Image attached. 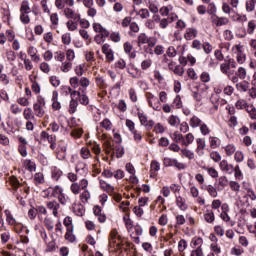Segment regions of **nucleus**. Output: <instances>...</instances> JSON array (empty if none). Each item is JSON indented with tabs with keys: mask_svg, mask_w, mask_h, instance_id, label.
Returning <instances> with one entry per match:
<instances>
[{
	"mask_svg": "<svg viewBox=\"0 0 256 256\" xmlns=\"http://www.w3.org/2000/svg\"><path fill=\"white\" fill-rule=\"evenodd\" d=\"M184 249H187V242L185 241V239H181L178 242V250L180 251V253H183Z\"/></svg>",
	"mask_w": 256,
	"mask_h": 256,
	"instance_id": "nucleus-54",
	"label": "nucleus"
},
{
	"mask_svg": "<svg viewBox=\"0 0 256 256\" xmlns=\"http://www.w3.org/2000/svg\"><path fill=\"white\" fill-rule=\"evenodd\" d=\"M166 55L168 57H176L177 56V50H175L174 46H170L167 51H166Z\"/></svg>",
	"mask_w": 256,
	"mask_h": 256,
	"instance_id": "nucleus-52",
	"label": "nucleus"
},
{
	"mask_svg": "<svg viewBox=\"0 0 256 256\" xmlns=\"http://www.w3.org/2000/svg\"><path fill=\"white\" fill-rule=\"evenodd\" d=\"M255 28H256V21L252 20L248 22V29L247 32L249 35H253L255 33Z\"/></svg>",
	"mask_w": 256,
	"mask_h": 256,
	"instance_id": "nucleus-24",
	"label": "nucleus"
},
{
	"mask_svg": "<svg viewBox=\"0 0 256 256\" xmlns=\"http://www.w3.org/2000/svg\"><path fill=\"white\" fill-rule=\"evenodd\" d=\"M206 10L208 15H211L212 18L217 17V6L215 5V2H210Z\"/></svg>",
	"mask_w": 256,
	"mask_h": 256,
	"instance_id": "nucleus-6",
	"label": "nucleus"
},
{
	"mask_svg": "<svg viewBox=\"0 0 256 256\" xmlns=\"http://www.w3.org/2000/svg\"><path fill=\"white\" fill-rule=\"evenodd\" d=\"M154 131H155V133L163 134V133H165V127H163V124L157 123V124L154 126Z\"/></svg>",
	"mask_w": 256,
	"mask_h": 256,
	"instance_id": "nucleus-57",
	"label": "nucleus"
},
{
	"mask_svg": "<svg viewBox=\"0 0 256 256\" xmlns=\"http://www.w3.org/2000/svg\"><path fill=\"white\" fill-rule=\"evenodd\" d=\"M82 159H89L91 157V151L88 148H82L80 151Z\"/></svg>",
	"mask_w": 256,
	"mask_h": 256,
	"instance_id": "nucleus-38",
	"label": "nucleus"
},
{
	"mask_svg": "<svg viewBox=\"0 0 256 256\" xmlns=\"http://www.w3.org/2000/svg\"><path fill=\"white\" fill-rule=\"evenodd\" d=\"M34 181H36V183H38L39 185L44 183V177H43V173L38 172L34 175Z\"/></svg>",
	"mask_w": 256,
	"mask_h": 256,
	"instance_id": "nucleus-43",
	"label": "nucleus"
},
{
	"mask_svg": "<svg viewBox=\"0 0 256 256\" xmlns=\"http://www.w3.org/2000/svg\"><path fill=\"white\" fill-rule=\"evenodd\" d=\"M181 153L184 155V157H187V159H195V153H193L191 150L182 149Z\"/></svg>",
	"mask_w": 256,
	"mask_h": 256,
	"instance_id": "nucleus-28",
	"label": "nucleus"
},
{
	"mask_svg": "<svg viewBox=\"0 0 256 256\" xmlns=\"http://www.w3.org/2000/svg\"><path fill=\"white\" fill-rule=\"evenodd\" d=\"M216 19L217 20L212 19V23H214L216 27H223V25H227V23H229V19L225 17L216 16Z\"/></svg>",
	"mask_w": 256,
	"mask_h": 256,
	"instance_id": "nucleus-4",
	"label": "nucleus"
},
{
	"mask_svg": "<svg viewBox=\"0 0 256 256\" xmlns=\"http://www.w3.org/2000/svg\"><path fill=\"white\" fill-rule=\"evenodd\" d=\"M80 199L82 203H87L89 199H91V194L89 193V190H85L81 195Z\"/></svg>",
	"mask_w": 256,
	"mask_h": 256,
	"instance_id": "nucleus-27",
	"label": "nucleus"
},
{
	"mask_svg": "<svg viewBox=\"0 0 256 256\" xmlns=\"http://www.w3.org/2000/svg\"><path fill=\"white\" fill-rule=\"evenodd\" d=\"M32 91H33V93H35L36 95H39V93H41V86L39 85L38 82H33V83H32Z\"/></svg>",
	"mask_w": 256,
	"mask_h": 256,
	"instance_id": "nucleus-58",
	"label": "nucleus"
},
{
	"mask_svg": "<svg viewBox=\"0 0 256 256\" xmlns=\"http://www.w3.org/2000/svg\"><path fill=\"white\" fill-rule=\"evenodd\" d=\"M205 188H206V191H208L210 197H213V198L217 197V195H218L217 189L215 187H213V185H211V184L207 185V186H205Z\"/></svg>",
	"mask_w": 256,
	"mask_h": 256,
	"instance_id": "nucleus-18",
	"label": "nucleus"
},
{
	"mask_svg": "<svg viewBox=\"0 0 256 256\" xmlns=\"http://www.w3.org/2000/svg\"><path fill=\"white\" fill-rule=\"evenodd\" d=\"M80 80L77 76L70 78V85L73 89H77L79 87Z\"/></svg>",
	"mask_w": 256,
	"mask_h": 256,
	"instance_id": "nucleus-36",
	"label": "nucleus"
},
{
	"mask_svg": "<svg viewBox=\"0 0 256 256\" xmlns=\"http://www.w3.org/2000/svg\"><path fill=\"white\" fill-rule=\"evenodd\" d=\"M63 193V188H61L59 185L55 186L52 191V197H57V195Z\"/></svg>",
	"mask_w": 256,
	"mask_h": 256,
	"instance_id": "nucleus-62",
	"label": "nucleus"
},
{
	"mask_svg": "<svg viewBox=\"0 0 256 256\" xmlns=\"http://www.w3.org/2000/svg\"><path fill=\"white\" fill-rule=\"evenodd\" d=\"M63 176V171L59 169L58 167H54L51 172V177L54 181H59L61 177Z\"/></svg>",
	"mask_w": 256,
	"mask_h": 256,
	"instance_id": "nucleus-5",
	"label": "nucleus"
},
{
	"mask_svg": "<svg viewBox=\"0 0 256 256\" xmlns=\"http://www.w3.org/2000/svg\"><path fill=\"white\" fill-rule=\"evenodd\" d=\"M137 15H140L141 19H148L149 17V10L142 8L137 12Z\"/></svg>",
	"mask_w": 256,
	"mask_h": 256,
	"instance_id": "nucleus-37",
	"label": "nucleus"
},
{
	"mask_svg": "<svg viewBox=\"0 0 256 256\" xmlns=\"http://www.w3.org/2000/svg\"><path fill=\"white\" fill-rule=\"evenodd\" d=\"M132 135L134 137V141H136V143H141V141L143 140V136L141 135V132L134 130L132 132Z\"/></svg>",
	"mask_w": 256,
	"mask_h": 256,
	"instance_id": "nucleus-40",
	"label": "nucleus"
},
{
	"mask_svg": "<svg viewBox=\"0 0 256 256\" xmlns=\"http://www.w3.org/2000/svg\"><path fill=\"white\" fill-rule=\"evenodd\" d=\"M50 83L53 87H59V85H61V80H59L57 76H51Z\"/></svg>",
	"mask_w": 256,
	"mask_h": 256,
	"instance_id": "nucleus-48",
	"label": "nucleus"
},
{
	"mask_svg": "<svg viewBox=\"0 0 256 256\" xmlns=\"http://www.w3.org/2000/svg\"><path fill=\"white\" fill-rule=\"evenodd\" d=\"M200 79L203 83H209L211 81V76L209 75V72H203L200 75Z\"/></svg>",
	"mask_w": 256,
	"mask_h": 256,
	"instance_id": "nucleus-49",
	"label": "nucleus"
},
{
	"mask_svg": "<svg viewBox=\"0 0 256 256\" xmlns=\"http://www.w3.org/2000/svg\"><path fill=\"white\" fill-rule=\"evenodd\" d=\"M74 213L78 217H83L85 215V206H83V204L76 205V207H74Z\"/></svg>",
	"mask_w": 256,
	"mask_h": 256,
	"instance_id": "nucleus-10",
	"label": "nucleus"
},
{
	"mask_svg": "<svg viewBox=\"0 0 256 256\" xmlns=\"http://www.w3.org/2000/svg\"><path fill=\"white\" fill-rule=\"evenodd\" d=\"M225 151H226V154L229 157H231V155H233V153H235V151H236L235 145H233V144L227 145L225 148Z\"/></svg>",
	"mask_w": 256,
	"mask_h": 256,
	"instance_id": "nucleus-42",
	"label": "nucleus"
},
{
	"mask_svg": "<svg viewBox=\"0 0 256 256\" xmlns=\"http://www.w3.org/2000/svg\"><path fill=\"white\" fill-rule=\"evenodd\" d=\"M209 139H210L211 149H217V147H219V144H218L219 138L210 136Z\"/></svg>",
	"mask_w": 256,
	"mask_h": 256,
	"instance_id": "nucleus-30",
	"label": "nucleus"
},
{
	"mask_svg": "<svg viewBox=\"0 0 256 256\" xmlns=\"http://www.w3.org/2000/svg\"><path fill=\"white\" fill-rule=\"evenodd\" d=\"M62 43L64 45H70L71 44V33H65L62 35Z\"/></svg>",
	"mask_w": 256,
	"mask_h": 256,
	"instance_id": "nucleus-39",
	"label": "nucleus"
},
{
	"mask_svg": "<svg viewBox=\"0 0 256 256\" xmlns=\"http://www.w3.org/2000/svg\"><path fill=\"white\" fill-rule=\"evenodd\" d=\"M204 219L206 223H213V221H215V213H213V211L205 213Z\"/></svg>",
	"mask_w": 256,
	"mask_h": 256,
	"instance_id": "nucleus-19",
	"label": "nucleus"
},
{
	"mask_svg": "<svg viewBox=\"0 0 256 256\" xmlns=\"http://www.w3.org/2000/svg\"><path fill=\"white\" fill-rule=\"evenodd\" d=\"M164 167H175L177 165V159L165 157L163 160Z\"/></svg>",
	"mask_w": 256,
	"mask_h": 256,
	"instance_id": "nucleus-9",
	"label": "nucleus"
},
{
	"mask_svg": "<svg viewBox=\"0 0 256 256\" xmlns=\"http://www.w3.org/2000/svg\"><path fill=\"white\" fill-rule=\"evenodd\" d=\"M173 21H175V19L172 17L170 18H163L161 21H160V27L161 29H167L169 23H173Z\"/></svg>",
	"mask_w": 256,
	"mask_h": 256,
	"instance_id": "nucleus-21",
	"label": "nucleus"
},
{
	"mask_svg": "<svg viewBox=\"0 0 256 256\" xmlns=\"http://www.w3.org/2000/svg\"><path fill=\"white\" fill-rule=\"evenodd\" d=\"M154 101H156L154 104L151 102V100L148 101L150 107H152L154 111H161V104L159 103V99L155 98Z\"/></svg>",
	"mask_w": 256,
	"mask_h": 256,
	"instance_id": "nucleus-25",
	"label": "nucleus"
},
{
	"mask_svg": "<svg viewBox=\"0 0 256 256\" xmlns=\"http://www.w3.org/2000/svg\"><path fill=\"white\" fill-rule=\"evenodd\" d=\"M60 69L63 73H69V71H71V69H73V63L64 62V63H62V66Z\"/></svg>",
	"mask_w": 256,
	"mask_h": 256,
	"instance_id": "nucleus-16",
	"label": "nucleus"
},
{
	"mask_svg": "<svg viewBox=\"0 0 256 256\" xmlns=\"http://www.w3.org/2000/svg\"><path fill=\"white\" fill-rule=\"evenodd\" d=\"M172 71L175 75H178L179 77H183V74L185 73V69L181 65H176Z\"/></svg>",
	"mask_w": 256,
	"mask_h": 256,
	"instance_id": "nucleus-20",
	"label": "nucleus"
},
{
	"mask_svg": "<svg viewBox=\"0 0 256 256\" xmlns=\"http://www.w3.org/2000/svg\"><path fill=\"white\" fill-rule=\"evenodd\" d=\"M63 223L67 229H73V219L70 216H66Z\"/></svg>",
	"mask_w": 256,
	"mask_h": 256,
	"instance_id": "nucleus-31",
	"label": "nucleus"
},
{
	"mask_svg": "<svg viewBox=\"0 0 256 256\" xmlns=\"http://www.w3.org/2000/svg\"><path fill=\"white\" fill-rule=\"evenodd\" d=\"M33 109L35 111L36 117H43V115H45V110H43V106H39L38 104H34Z\"/></svg>",
	"mask_w": 256,
	"mask_h": 256,
	"instance_id": "nucleus-15",
	"label": "nucleus"
},
{
	"mask_svg": "<svg viewBox=\"0 0 256 256\" xmlns=\"http://www.w3.org/2000/svg\"><path fill=\"white\" fill-rule=\"evenodd\" d=\"M210 159H213L215 163H219V161H221V154L217 151H213L210 153Z\"/></svg>",
	"mask_w": 256,
	"mask_h": 256,
	"instance_id": "nucleus-34",
	"label": "nucleus"
},
{
	"mask_svg": "<svg viewBox=\"0 0 256 256\" xmlns=\"http://www.w3.org/2000/svg\"><path fill=\"white\" fill-rule=\"evenodd\" d=\"M21 13H31V8L29 7V2L28 1H23L21 8H20Z\"/></svg>",
	"mask_w": 256,
	"mask_h": 256,
	"instance_id": "nucleus-23",
	"label": "nucleus"
},
{
	"mask_svg": "<svg viewBox=\"0 0 256 256\" xmlns=\"http://www.w3.org/2000/svg\"><path fill=\"white\" fill-rule=\"evenodd\" d=\"M246 11H248V13L255 11V1L254 0L246 1Z\"/></svg>",
	"mask_w": 256,
	"mask_h": 256,
	"instance_id": "nucleus-29",
	"label": "nucleus"
},
{
	"mask_svg": "<svg viewBox=\"0 0 256 256\" xmlns=\"http://www.w3.org/2000/svg\"><path fill=\"white\" fill-rule=\"evenodd\" d=\"M203 50L206 53V55H209L211 51H213V46L209 42H204L203 43Z\"/></svg>",
	"mask_w": 256,
	"mask_h": 256,
	"instance_id": "nucleus-47",
	"label": "nucleus"
},
{
	"mask_svg": "<svg viewBox=\"0 0 256 256\" xmlns=\"http://www.w3.org/2000/svg\"><path fill=\"white\" fill-rule=\"evenodd\" d=\"M66 241H69V243H74L76 237L73 234V228H68L65 234Z\"/></svg>",
	"mask_w": 256,
	"mask_h": 256,
	"instance_id": "nucleus-11",
	"label": "nucleus"
},
{
	"mask_svg": "<svg viewBox=\"0 0 256 256\" xmlns=\"http://www.w3.org/2000/svg\"><path fill=\"white\" fill-rule=\"evenodd\" d=\"M115 67L117 69H125V67H127V63L125 62V60L120 59L115 63Z\"/></svg>",
	"mask_w": 256,
	"mask_h": 256,
	"instance_id": "nucleus-61",
	"label": "nucleus"
},
{
	"mask_svg": "<svg viewBox=\"0 0 256 256\" xmlns=\"http://www.w3.org/2000/svg\"><path fill=\"white\" fill-rule=\"evenodd\" d=\"M193 141H195V136H193L192 133H188L186 135V138H184L183 145H185L186 147H189V145H191V143H193Z\"/></svg>",
	"mask_w": 256,
	"mask_h": 256,
	"instance_id": "nucleus-17",
	"label": "nucleus"
},
{
	"mask_svg": "<svg viewBox=\"0 0 256 256\" xmlns=\"http://www.w3.org/2000/svg\"><path fill=\"white\" fill-rule=\"evenodd\" d=\"M24 118L29 121V119H35V116L33 115V110L31 108H26L24 110Z\"/></svg>",
	"mask_w": 256,
	"mask_h": 256,
	"instance_id": "nucleus-26",
	"label": "nucleus"
},
{
	"mask_svg": "<svg viewBox=\"0 0 256 256\" xmlns=\"http://www.w3.org/2000/svg\"><path fill=\"white\" fill-rule=\"evenodd\" d=\"M66 59L68 61H73L75 59V51L73 49H68L66 52Z\"/></svg>",
	"mask_w": 256,
	"mask_h": 256,
	"instance_id": "nucleus-59",
	"label": "nucleus"
},
{
	"mask_svg": "<svg viewBox=\"0 0 256 256\" xmlns=\"http://www.w3.org/2000/svg\"><path fill=\"white\" fill-rule=\"evenodd\" d=\"M20 21L23 23V25H29L31 23V18L29 17L28 13H21L20 15Z\"/></svg>",
	"mask_w": 256,
	"mask_h": 256,
	"instance_id": "nucleus-22",
	"label": "nucleus"
},
{
	"mask_svg": "<svg viewBox=\"0 0 256 256\" xmlns=\"http://www.w3.org/2000/svg\"><path fill=\"white\" fill-rule=\"evenodd\" d=\"M69 107H70L69 113H70V115H73V113H75V111H77V107H79V102L77 100H75V97H71Z\"/></svg>",
	"mask_w": 256,
	"mask_h": 256,
	"instance_id": "nucleus-8",
	"label": "nucleus"
},
{
	"mask_svg": "<svg viewBox=\"0 0 256 256\" xmlns=\"http://www.w3.org/2000/svg\"><path fill=\"white\" fill-rule=\"evenodd\" d=\"M236 109H245L247 107V101L245 100H238L235 104Z\"/></svg>",
	"mask_w": 256,
	"mask_h": 256,
	"instance_id": "nucleus-60",
	"label": "nucleus"
},
{
	"mask_svg": "<svg viewBox=\"0 0 256 256\" xmlns=\"http://www.w3.org/2000/svg\"><path fill=\"white\" fill-rule=\"evenodd\" d=\"M44 225L46 226L48 231H53V229H54L53 220H51L50 218H45Z\"/></svg>",
	"mask_w": 256,
	"mask_h": 256,
	"instance_id": "nucleus-46",
	"label": "nucleus"
},
{
	"mask_svg": "<svg viewBox=\"0 0 256 256\" xmlns=\"http://www.w3.org/2000/svg\"><path fill=\"white\" fill-rule=\"evenodd\" d=\"M151 171H160L161 170V164L157 160H152L150 164Z\"/></svg>",
	"mask_w": 256,
	"mask_h": 256,
	"instance_id": "nucleus-33",
	"label": "nucleus"
},
{
	"mask_svg": "<svg viewBox=\"0 0 256 256\" xmlns=\"http://www.w3.org/2000/svg\"><path fill=\"white\" fill-rule=\"evenodd\" d=\"M54 59L63 63V61H65V52L57 51L55 53Z\"/></svg>",
	"mask_w": 256,
	"mask_h": 256,
	"instance_id": "nucleus-45",
	"label": "nucleus"
},
{
	"mask_svg": "<svg viewBox=\"0 0 256 256\" xmlns=\"http://www.w3.org/2000/svg\"><path fill=\"white\" fill-rule=\"evenodd\" d=\"M234 159L237 163H242L243 159H245V156L241 151H237L235 153Z\"/></svg>",
	"mask_w": 256,
	"mask_h": 256,
	"instance_id": "nucleus-56",
	"label": "nucleus"
},
{
	"mask_svg": "<svg viewBox=\"0 0 256 256\" xmlns=\"http://www.w3.org/2000/svg\"><path fill=\"white\" fill-rule=\"evenodd\" d=\"M208 175L213 179H217L219 177V172L216 171L215 168L211 167L207 169Z\"/></svg>",
	"mask_w": 256,
	"mask_h": 256,
	"instance_id": "nucleus-50",
	"label": "nucleus"
},
{
	"mask_svg": "<svg viewBox=\"0 0 256 256\" xmlns=\"http://www.w3.org/2000/svg\"><path fill=\"white\" fill-rule=\"evenodd\" d=\"M84 67H85L84 64H80L75 67L74 71L76 75H78V77H82L83 73H85Z\"/></svg>",
	"mask_w": 256,
	"mask_h": 256,
	"instance_id": "nucleus-35",
	"label": "nucleus"
},
{
	"mask_svg": "<svg viewBox=\"0 0 256 256\" xmlns=\"http://www.w3.org/2000/svg\"><path fill=\"white\" fill-rule=\"evenodd\" d=\"M64 15L67 17V19H73V15H75V11L71 8H65L64 9Z\"/></svg>",
	"mask_w": 256,
	"mask_h": 256,
	"instance_id": "nucleus-53",
	"label": "nucleus"
},
{
	"mask_svg": "<svg viewBox=\"0 0 256 256\" xmlns=\"http://www.w3.org/2000/svg\"><path fill=\"white\" fill-rule=\"evenodd\" d=\"M4 214L6 216V221L9 225H14L15 218L13 217V214H11V211L9 209L4 210Z\"/></svg>",
	"mask_w": 256,
	"mask_h": 256,
	"instance_id": "nucleus-12",
	"label": "nucleus"
},
{
	"mask_svg": "<svg viewBox=\"0 0 256 256\" xmlns=\"http://www.w3.org/2000/svg\"><path fill=\"white\" fill-rule=\"evenodd\" d=\"M125 155V148L123 146H116V157L121 159Z\"/></svg>",
	"mask_w": 256,
	"mask_h": 256,
	"instance_id": "nucleus-32",
	"label": "nucleus"
},
{
	"mask_svg": "<svg viewBox=\"0 0 256 256\" xmlns=\"http://www.w3.org/2000/svg\"><path fill=\"white\" fill-rule=\"evenodd\" d=\"M24 166H25V169L29 171V173H33V171H37V164H35V162L30 159H26L24 161Z\"/></svg>",
	"mask_w": 256,
	"mask_h": 256,
	"instance_id": "nucleus-2",
	"label": "nucleus"
},
{
	"mask_svg": "<svg viewBox=\"0 0 256 256\" xmlns=\"http://www.w3.org/2000/svg\"><path fill=\"white\" fill-rule=\"evenodd\" d=\"M176 205L181 211H187V204L185 203V199H183V197L176 196Z\"/></svg>",
	"mask_w": 256,
	"mask_h": 256,
	"instance_id": "nucleus-7",
	"label": "nucleus"
},
{
	"mask_svg": "<svg viewBox=\"0 0 256 256\" xmlns=\"http://www.w3.org/2000/svg\"><path fill=\"white\" fill-rule=\"evenodd\" d=\"M197 29L195 28H188L186 30V33L184 35V38L186 39V41H191L193 38L197 37Z\"/></svg>",
	"mask_w": 256,
	"mask_h": 256,
	"instance_id": "nucleus-3",
	"label": "nucleus"
},
{
	"mask_svg": "<svg viewBox=\"0 0 256 256\" xmlns=\"http://www.w3.org/2000/svg\"><path fill=\"white\" fill-rule=\"evenodd\" d=\"M173 138L176 143L181 141L183 144V142H185V137H183V134H179V132H174Z\"/></svg>",
	"mask_w": 256,
	"mask_h": 256,
	"instance_id": "nucleus-44",
	"label": "nucleus"
},
{
	"mask_svg": "<svg viewBox=\"0 0 256 256\" xmlns=\"http://www.w3.org/2000/svg\"><path fill=\"white\" fill-rule=\"evenodd\" d=\"M76 95L79 99L80 105H84V106L89 105V96H87V94H85V90H82V93H81V91H74L71 94V97H75Z\"/></svg>",
	"mask_w": 256,
	"mask_h": 256,
	"instance_id": "nucleus-1",
	"label": "nucleus"
},
{
	"mask_svg": "<svg viewBox=\"0 0 256 256\" xmlns=\"http://www.w3.org/2000/svg\"><path fill=\"white\" fill-rule=\"evenodd\" d=\"M230 188L232 189V191H239L241 189V185H239L238 182L235 181H230Z\"/></svg>",
	"mask_w": 256,
	"mask_h": 256,
	"instance_id": "nucleus-64",
	"label": "nucleus"
},
{
	"mask_svg": "<svg viewBox=\"0 0 256 256\" xmlns=\"http://www.w3.org/2000/svg\"><path fill=\"white\" fill-rule=\"evenodd\" d=\"M148 39H149V37H147V34L141 33L138 36V43L142 44V45H145V43H147Z\"/></svg>",
	"mask_w": 256,
	"mask_h": 256,
	"instance_id": "nucleus-51",
	"label": "nucleus"
},
{
	"mask_svg": "<svg viewBox=\"0 0 256 256\" xmlns=\"http://www.w3.org/2000/svg\"><path fill=\"white\" fill-rule=\"evenodd\" d=\"M125 169L127 171V173H129L130 175H135V166H133L132 163H127L125 166Z\"/></svg>",
	"mask_w": 256,
	"mask_h": 256,
	"instance_id": "nucleus-55",
	"label": "nucleus"
},
{
	"mask_svg": "<svg viewBox=\"0 0 256 256\" xmlns=\"http://www.w3.org/2000/svg\"><path fill=\"white\" fill-rule=\"evenodd\" d=\"M7 61H15L17 59V54H15V51L10 50L6 52Z\"/></svg>",
	"mask_w": 256,
	"mask_h": 256,
	"instance_id": "nucleus-41",
	"label": "nucleus"
},
{
	"mask_svg": "<svg viewBox=\"0 0 256 256\" xmlns=\"http://www.w3.org/2000/svg\"><path fill=\"white\" fill-rule=\"evenodd\" d=\"M151 64H152V62L150 59L144 60L141 63V68L143 69V71H147V69H149V67H151Z\"/></svg>",
	"mask_w": 256,
	"mask_h": 256,
	"instance_id": "nucleus-63",
	"label": "nucleus"
},
{
	"mask_svg": "<svg viewBox=\"0 0 256 256\" xmlns=\"http://www.w3.org/2000/svg\"><path fill=\"white\" fill-rule=\"evenodd\" d=\"M201 123L202 121L195 115L190 119V127H192V129H196V127H199Z\"/></svg>",
	"mask_w": 256,
	"mask_h": 256,
	"instance_id": "nucleus-14",
	"label": "nucleus"
},
{
	"mask_svg": "<svg viewBox=\"0 0 256 256\" xmlns=\"http://www.w3.org/2000/svg\"><path fill=\"white\" fill-rule=\"evenodd\" d=\"M168 123L171 125V127H175L176 125L181 124V119H179V116L171 115Z\"/></svg>",
	"mask_w": 256,
	"mask_h": 256,
	"instance_id": "nucleus-13",
	"label": "nucleus"
}]
</instances>
